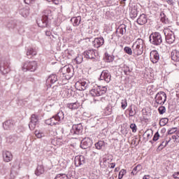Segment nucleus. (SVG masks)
I'll return each instance as SVG.
<instances>
[{
  "instance_id": "obj_17",
  "label": "nucleus",
  "mask_w": 179,
  "mask_h": 179,
  "mask_svg": "<svg viewBox=\"0 0 179 179\" xmlns=\"http://www.w3.org/2000/svg\"><path fill=\"white\" fill-rule=\"evenodd\" d=\"M92 44L95 48H99V47H101V45H103V44H104V38H96L92 42Z\"/></svg>"
},
{
  "instance_id": "obj_18",
  "label": "nucleus",
  "mask_w": 179,
  "mask_h": 179,
  "mask_svg": "<svg viewBox=\"0 0 179 179\" xmlns=\"http://www.w3.org/2000/svg\"><path fill=\"white\" fill-rule=\"evenodd\" d=\"M85 57L89 59H94V58H96V52L93 50L85 51Z\"/></svg>"
},
{
  "instance_id": "obj_27",
  "label": "nucleus",
  "mask_w": 179,
  "mask_h": 179,
  "mask_svg": "<svg viewBox=\"0 0 179 179\" xmlns=\"http://www.w3.org/2000/svg\"><path fill=\"white\" fill-rule=\"evenodd\" d=\"M68 107L71 110H76V109L79 108V103L77 102L69 103Z\"/></svg>"
},
{
  "instance_id": "obj_30",
  "label": "nucleus",
  "mask_w": 179,
  "mask_h": 179,
  "mask_svg": "<svg viewBox=\"0 0 179 179\" xmlns=\"http://www.w3.org/2000/svg\"><path fill=\"white\" fill-rule=\"evenodd\" d=\"M95 147L96 149H97L98 150H101V149L104 147V141H100L98 143H95Z\"/></svg>"
},
{
  "instance_id": "obj_29",
  "label": "nucleus",
  "mask_w": 179,
  "mask_h": 179,
  "mask_svg": "<svg viewBox=\"0 0 179 179\" xmlns=\"http://www.w3.org/2000/svg\"><path fill=\"white\" fill-rule=\"evenodd\" d=\"M35 135H36V138H38L39 139L41 138H43V136H45V134H44V132H43L40 130H36Z\"/></svg>"
},
{
  "instance_id": "obj_6",
  "label": "nucleus",
  "mask_w": 179,
  "mask_h": 179,
  "mask_svg": "<svg viewBox=\"0 0 179 179\" xmlns=\"http://www.w3.org/2000/svg\"><path fill=\"white\" fill-rule=\"evenodd\" d=\"M150 41L154 45H159L163 42L162 35L159 32L152 33L150 36Z\"/></svg>"
},
{
  "instance_id": "obj_48",
  "label": "nucleus",
  "mask_w": 179,
  "mask_h": 179,
  "mask_svg": "<svg viewBox=\"0 0 179 179\" xmlns=\"http://www.w3.org/2000/svg\"><path fill=\"white\" fill-rule=\"evenodd\" d=\"M25 3H27V5H29V3H33V2H34V0H24Z\"/></svg>"
},
{
  "instance_id": "obj_55",
  "label": "nucleus",
  "mask_w": 179,
  "mask_h": 179,
  "mask_svg": "<svg viewBox=\"0 0 179 179\" xmlns=\"http://www.w3.org/2000/svg\"><path fill=\"white\" fill-rule=\"evenodd\" d=\"M115 171H118V168H115Z\"/></svg>"
},
{
  "instance_id": "obj_36",
  "label": "nucleus",
  "mask_w": 179,
  "mask_h": 179,
  "mask_svg": "<svg viewBox=\"0 0 179 179\" xmlns=\"http://www.w3.org/2000/svg\"><path fill=\"white\" fill-rule=\"evenodd\" d=\"M125 174H127V171H126L125 169H122V170L119 172L118 178H119V179L123 178V177H124V176H125Z\"/></svg>"
},
{
  "instance_id": "obj_57",
  "label": "nucleus",
  "mask_w": 179,
  "mask_h": 179,
  "mask_svg": "<svg viewBox=\"0 0 179 179\" xmlns=\"http://www.w3.org/2000/svg\"><path fill=\"white\" fill-rule=\"evenodd\" d=\"M2 173H3V172H2V171H0V174H2Z\"/></svg>"
},
{
  "instance_id": "obj_16",
  "label": "nucleus",
  "mask_w": 179,
  "mask_h": 179,
  "mask_svg": "<svg viewBox=\"0 0 179 179\" xmlns=\"http://www.w3.org/2000/svg\"><path fill=\"white\" fill-rule=\"evenodd\" d=\"M80 146L82 149H87L92 146V140L90 138H85L81 141Z\"/></svg>"
},
{
  "instance_id": "obj_8",
  "label": "nucleus",
  "mask_w": 179,
  "mask_h": 179,
  "mask_svg": "<svg viewBox=\"0 0 179 179\" xmlns=\"http://www.w3.org/2000/svg\"><path fill=\"white\" fill-rule=\"evenodd\" d=\"M8 66L9 64L8 63V61L1 60L0 63V71L1 72V73H3V75H6V73H9V71H10V69H9Z\"/></svg>"
},
{
  "instance_id": "obj_49",
  "label": "nucleus",
  "mask_w": 179,
  "mask_h": 179,
  "mask_svg": "<svg viewBox=\"0 0 179 179\" xmlns=\"http://www.w3.org/2000/svg\"><path fill=\"white\" fill-rule=\"evenodd\" d=\"M136 169L138 171H141L142 170V166L138 164L136 166Z\"/></svg>"
},
{
  "instance_id": "obj_19",
  "label": "nucleus",
  "mask_w": 179,
  "mask_h": 179,
  "mask_svg": "<svg viewBox=\"0 0 179 179\" xmlns=\"http://www.w3.org/2000/svg\"><path fill=\"white\" fill-rule=\"evenodd\" d=\"M148 22V17H146V15L141 14L139 17L137 19V23L138 24H145Z\"/></svg>"
},
{
  "instance_id": "obj_33",
  "label": "nucleus",
  "mask_w": 179,
  "mask_h": 179,
  "mask_svg": "<svg viewBox=\"0 0 179 179\" xmlns=\"http://www.w3.org/2000/svg\"><path fill=\"white\" fill-rule=\"evenodd\" d=\"M55 179H68V176L64 173L57 174Z\"/></svg>"
},
{
  "instance_id": "obj_40",
  "label": "nucleus",
  "mask_w": 179,
  "mask_h": 179,
  "mask_svg": "<svg viewBox=\"0 0 179 179\" xmlns=\"http://www.w3.org/2000/svg\"><path fill=\"white\" fill-rule=\"evenodd\" d=\"M130 13L132 15V17H136V16H138V11L136 9H132Z\"/></svg>"
},
{
  "instance_id": "obj_21",
  "label": "nucleus",
  "mask_w": 179,
  "mask_h": 179,
  "mask_svg": "<svg viewBox=\"0 0 179 179\" xmlns=\"http://www.w3.org/2000/svg\"><path fill=\"white\" fill-rule=\"evenodd\" d=\"M13 127V123H12L11 120H7L4 123H3V128L6 130H9L10 128Z\"/></svg>"
},
{
  "instance_id": "obj_54",
  "label": "nucleus",
  "mask_w": 179,
  "mask_h": 179,
  "mask_svg": "<svg viewBox=\"0 0 179 179\" xmlns=\"http://www.w3.org/2000/svg\"><path fill=\"white\" fill-rule=\"evenodd\" d=\"M130 116H131V117H134V114H133V112H132V111H130Z\"/></svg>"
},
{
  "instance_id": "obj_13",
  "label": "nucleus",
  "mask_w": 179,
  "mask_h": 179,
  "mask_svg": "<svg viewBox=\"0 0 179 179\" xmlns=\"http://www.w3.org/2000/svg\"><path fill=\"white\" fill-rule=\"evenodd\" d=\"M37 122H38V116L36 115H32L31 116V121L29 124V127L31 130L34 129L36 128V125H37Z\"/></svg>"
},
{
  "instance_id": "obj_35",
  "label": "nucleus",
  "mask_w": 179,
  "mask_h": 179,
  "mask_svg": "<svg viewBox=\"0 0 179 179\" xmlns=\"http://www.w3.org/2000/svg\"><path fill=\"white\" fill-rule=\"evenodd\" d=\"M124 51L126 54H128V55H132V49L128 46L124 47Z\"/></svg>"
},
{
  "instance_id": "obj_1",
  "label": "nucleus",
  "mask_w": 179,
  "mask_h": 179,
  "mask_svg": "<svg viewBox=\"0 0 179 179\" xmlns=\"http://www.w3.org/2000/svg\"><path fill=\"white\" fill-rule=\"evenodd\" d=\"M132 48L135 55H142V54H143V40L138 38L133 44Z\"/></svg>"
},
{
  "instance_id": "obj_51",
  "label": "nucleus",
  "mask_w": 179,
  "mask_h": 179,
  "mask_svg": "<svg viewBox=\"0 0 179 179\" xmlns=\"http://www.w3.org/2000/svg\"><path fill=\"white\" fill-rule=\"evenodd\" d=\"M109 167H110V169H114V167H115V163L110 164V166H109Z\"/></svg>"
},
{
  "instance_id": "obj_56",
  "label": "nucleus",
  "mask_w": 179,
  "mask_h": 179,
  "mask_svg": "<svg viewBox=\"0 0 179 179\" xmlns=\"http://www.w3.org/2000/svg\"><path fill=\"white\" fill-rule=\"evenodd\" d=\"M94 156H96V152H93V154H92Z\"/></svg>"
},
{
  "instance_id": "obj_7",
  "label": "nucleus",
  "mask_w": 179,
  "mask_h": 179,
  "mask_svg": "<svg viewBox=\"0 0 179 179\" xmlns=\"http://www.w3.org/2000/svg\"><path fill=\"white\" fill-rule=\"evenodd\" d=\"M166 100H167V95L164 92H159L155 96V101L157 104L163 105L166 103Z\"/></svg>"
},
{
  "instance_id": "obj_42",
  "label": "nucleus",
  "mask_w": 179,
  "mask_h": 179,
  "mask_svg": "<svg viewBox=\"0 0 179 179\" xmlns=\"http://www.w3.org/2000/svg\"><path fill=\"white\" fill-rule=\"evenodd\" d=\"M114 59H113L112 56L106 55V62H113Z\"/></svg>"
},
{
  "instance_id": "obj_32",
  "label": "nucleus",
  "mask_w": 179,
  "mask_h": 179,
  "mask_svg": "<svg viewBox=\"0 0 179 179\" xmlns=\"http://www.w3.org/2000/svg\"><path fill=\"white\" fill-rule=\"evenodd\" d=\"M169 123V119L168 118H162L159 121V125L160 127H164V125H166Z\"/></svg>"
},
{
  "instance_id": "obj_43",
  "label": "nucleus",
  "mask_w": 179,
  "mask_h": 179,
  "mask_svg": "<svg viewBox=\"0 0 179 179\" xmlns=\"http://www.w3.org/2000/svg\"><path fill=\"white\" fill-rule=\"evenodd\" d=\"M176 132H177V128H172L169 130L168 134L169 135H173V134H175Z\"/></svg>"
},
{
  "instance_id": "obj_38",
  "label": "nucleus",
  "mask_w": 179,
  "mask_h": 179,
  "mask_svg": "<svg viewBox=\"0 0 179 179\" xmlns=\"http://www.w3.org/2000/svg\"><path fill=\"white\" fill-rule=\"evenodd\" d=\"M158 111H159V114H161V115L164 114V113H166V107H164V106H160V107L158 108Z\"/></svg>"
},
{
  "instance_id": "obj_20",
  "label": "nucleus",
  "mask_w": 179,
  "mask_h": 179,
  "mask_svg": "<svg viewBox=\"0 0 179 179\" xmlns=\"http://www.w3.org/2000/svg\"><path fill=\"white\" fill-rule=\"evenodd\" d=\"M171 59L175 62H179V52L177 50H173L171 54Z\"/></svg>"
},
{
  "instance_id": "obj_10",
  "label": "nucleus",
  "mask_w": 179,
  "mask_h": 179,
  "mask_svg": "<svg viewBox=\"0 0 179 179\" xmlns=\"http://www.w3.org/2000/svg\"><path fill=\"white\" fill-rule=\"evenodd\" d=\"M88 84L86 83V81L80 80L76 83L75 87L77 90H86V88L87 87Z\"/></svg>"
},
{
  "instance_id": "obj_39",
  "label": "nucleus",
  "mask_w": 179,
  "mask_h": 179,
  "mask_svg": "<svg viewBox=\"0 0 179 179\" xmlns=\"http://www.w3.org/2000/svg\"><path fill=\"white\" fill-rule=\"evenodd\" d=\"M130 128L131 129H132V132L135 133L136 132V131H138V127H136V124H130Z\"/></svg>"
},
{
  "instance_id": "obj_14",
  "label": "nucleus",
  "mask_w": 179,
  "mask_h": 179,
  "mask_svg": "<svg viewBox=\"0 0 179 179\" xmlns=\"http://www.w3.org/2000/svg\"><path fill=\"white\" fill-rule=\"evenodd\" d=\"M3 160L5 163H9L13 160V155L9 151L3 152Z\"/></svg>"
},
{
  "instance_id": "obj_52",
  "label": "nucleus",
  "mask_w": 179,
  "mask_h": 179,
  "mask_svg": "<svg viewBox=\"0 0 179 179\" xmlns=\"http://www.w3.org/2000/svg\"><path fill=\"white\" fill-rule=\"evenodd\" d=\"M45 34H46V36H51V32H50V31H47L45 32Z\"/></svg>"
},
{
  "instance_id": "obj_9",
  "label": "nucleus",
  "mask_w": 179,
  "mask_h": 179,
  "mask_svg": "<svg viewBox=\"0 0 179 179\" xmlns=\"http://www.w3.org/2000/svg\"><path fill=\"white\" fill-rule=\"evenodd\" d=\"M150 59L152 64H157L160 59V55L157 50H152L150 53Z\"/></svg>"
},
{
  "instance_id": "obj_2",
  "label": "nucleus",
  "mask_w": 179,
  "mask_h": 179,
  "mask_svg": "<svg viewBox=\"0 0 179 179\" xmlns=\"http://www.w3.org/2000/svg\"><path fill=\"white\" fill-rule=\"evenodd\" d=\"M61 120H64V112H59L55 116H53L50 119L45 120V124L48 125H57V124H59V121Z\"/></svg>"
},
{
  "instance_id": "obj_12",
  "label": "nucleus",
  "mask_w": 179,
  "mask_h": 179,
  "mask_svg": "<svg viewBox=\"0 0 179 179\" xmlns=\"http://www.w3.org/2000/svg\"><path fill=\"white\" fill-rule=\"evenodd\" d=\"M100 80H105V82L109 83V82L111 80V74L107 70L103 71L100 76Z\"/></svg>"
},
{
  "instance_id": "obj_26",
  "label": "nucleus",
  "mask_w": 179,
  "mask_h": 179,
  "mask_svg": "<svg viewBox=\"0 0 179 179\" xmlns=\"http://www.w3.org/2000/svg\"><path fill=\"white\" fill-rule=\"evenodd\" d=\"M57 80H58V78L55 74L50 75L48 79V81L50 82V83H55Z\"/></svg>"
},
{
  "instance_id": "obj_31",
  "label": "nucleus",
  "mask_w": 179,
  "mask_h": 179,
  "mask_svg": "<svg viewBox=\"0 0 179 179\" xmlns=\"http://www.w3.org/2000/svg\"><path fill=\"white\" fill-rule=\"evenodd\" d=\"M27 55H37V52H36V50L32 48H29L27 51Z\"/></svg>"
},
{
  "instance_id": "obj_47",
  "label": "nucleus",
  "mask_w": 179,
  "mask_h": 179,
  "mask_svg": "<svg viewBox=\"0 0 179 179\" xmlns=\"http://www.w3.org/2000/svg\"><path fill=\"white\" fill-rule=\"evenodd\" d=\"M137 173H138V169H136V166L134 168L133 171H131V174H133V176H136Z\"/></svg>"
},
{
  "instance_id": "obj_60",
  "label": "nucleus",
  "mask_w": 179,
  "mask_h": 179,
  "mask_svg": "<svg viewBox=\"0 0 179 179\" xmlns=\"http://www.w3.org/2000/svg\"><path fill=\"white\" fill-rule=\"evenodd\" d=\"M124 1H127V0H123Z\"/></svg>"
},
{
  "instance_id": "obj_44",
  "label": "nucleus",
  "mask_w": 179,
  "mask_h": 179,
  "mask_svg": "<svg viewBox=\"0 0 179 179\" xmlns=\"http://www.w3.org/2000/svg\"><path fill=\"white\" fill-rule=\"evenodd\" d=\"M161 22H162V23L166 22V15H164V13H161Z\"/></svg>"
},
{
  "instance_id": "obj_24",
  "label": "nucleus",
  "mask_w": 179,
  "mask_h": 179,
  "mask_svg": "<svg viewBox=\"0 0 179 179\" xmlns=\"http://www.w3.org/2000/svg\"><path fill=\"white\" fill-rule=\"evenodd\" d=\"M20 13L22 15L23 17H27L29 16V8H24L20 10Z\"/></svg>"
},
{
  "instance_id": "obj_37",
  "label": "nucleus",
  "mask_w": 179,
  "mask_h": 179,
  "mask_svg": "<svg viewBox=\"0 0 179 179\" xmlns=\"http://www.w3.org/2000/svg\"><path fill=\"white\" fill-rule=\"evenodd\" d=\"M121 104H122V108H123V110H125V108H127V106H128V102L127 101V99L122 100Z\"/></svg>"
},
{
  "instance_id": "obj_58",
  "label": "nucleus",
  "mask_w": 179,
  "mask_h": 179,
  "mask_svg": "<svg viewBox=\"0 0 179 179\" xmlns=\"http://www.w3.org/2000/svg\"><path fill=\"white\" fill-rule=\"evenodd\" d=\"M160 146H162V144H161V145H159V148H160Z\"/></svg>"
},
{
  "instance_id": "obj_41",
  "label": "nucleus",
  "mask_w": 179,
  "mask_h": 179,
  "mask_svg": "<svg viewBox=\"0 0 179 179\" xmlns=\"http://www.w3.org/2000/svg\"><path fill=\"white\" fill-rule=\"evenodd\" d=\"M160 138V134H159V132H156L153 137V141L156 142L157 141H159V138Z\"/></svg>"
},
{
  "instance_id": "obj_53",
  "label": "nucleus",
  "mask_w": 179,
  "mask_h": 179,
  "mask_svg": "<svg viewBox=\"0 0 179 179\" xmlns=\"http://www.w3.org/2000/svg\"><path fill=\"white\" fill-rule=\"evenodd\" d=\"M145 135H147V137H148V138H150V134H149L148 131L145 132Z\"/></svg>"
},
{
  "instance_id": "obj_15",
  "label": "nucleus",
  "mask_w": 179,
  "mask_h": 179,
  "mask_svg": "<svg viewBox=\"0 0 179 179\" xmlns=\"http://www.w3.org/2000/svg\"><path fill=\"white\" fill-rule=\"evenodd\" d=\"M86 159L83 155H78L75 157L74 162L76 167H79L82 166V164H85Z\"/></svg>"
},
{
  "instance_id": "obj_50",
  "label": "nucleus",
  "mask_w": 179,
  "mask_h": 179,
  "mask_svg": "<svg viewBox=\"0 0 179 179\" xmlns=\"http://www.w3.org/2000/svg\"><path fill=\"white\" fill-rule=\"evenodd\" d=\"M129 72H131V70H129V69H128V70L124 71V75H129Z\"/></svg>"
},
{
  "instance_id": "obj_5",
  "label": "nucleus",
  "mask_w": 179,
  "mask_h": 179,
  "mask_svg": "<svg viewBox=\"0 0 179 179\" xmlns=\"http://www.w3.org/2000/svg\"><path fill=\"white\" fill-rule=\"evenodd\" d=\"M106 92H107L106 87L98 86L90 90V94L94 97H96L99 96H103V94H106Z\"/></svg>"
},
{
  "instance_id": "obj_4",
  "label": "nucleus",
  "mask_w": 179,
  "mask_h": 179,
  "mask_svg": "<svg viewBox=\"0 0 179 179\" xmlns=\"http://www.w3.org/2000/svg\"><path fill=\"white\" fill-rule=\"evenodd\" d=\"M37 69V62H25L22 67V70L23 72H27V71H30V72H34Z\"/></svg>"
},
{
  "instance_id": "obj_11",
  "label": "nucleus",
  "mask_w": 179,
  "mask_h": 179,
  "mask_svg": "<svg viewBox=\"0 0 179 179\" xmlns=\"http://www.w3.org/2000/svg\"><path fill=\"white\" fill-rule=\"evenodd\" d=\"M83 129V127H82L81 124H73L71 130V133L73 134V135H79L80 134H82Z\"/></svg>"
},
{
  "instance_id": "obj_25",
  "label": "nucleus",
  "mask_w": 179,
  "mask_h": 179,
  "mask_svg": "<svg viewBox=\"0 0 179 179\" xmlns=\"http://www.w3.org/2000/svg\"><path fill=\"white\" fill-rule=\"evenodd\" d=\"M117 31H119L122 36H124V34L127 33V26H125V24L120 25Z\"/></svg>"
},
{
  "instance_id": "obj_46",
  "label": "nucleus",
  "mask_w": 179,
  "mask_h": 179,
  "mask_svg": "<svg viewBox=\"0 0 179 179\" xmlns=\"http://www.w3.org/2000/svg\"><path fill=\"white\" fill-rule=\"evenodd\" d=\"M173 177L175 179H179V172H176L173 174Z\"/></svg>"
},
{
  "instance_id": "obj_28",
  "label": "nucleus",
  "mask_w": 179,
  "mask_h": 179,
  "mask_svg": "<svg viewBox=\"0 0 179 179\" xmlns=\"http://www.w3.org/2000/svg\"><path fill=\"white\" fill-rule=\"evenodd\" d=\"M15 170H19L20 169V164L17 162H15L11 168V171H10L11 176H12V174H13V173H15V174H16L17 172L15 171Z\"/></svg>"
},
{
  "instance_id": "obj_45",
  "label": "nucleus",
  "mask_w": 179,
  "mask_h": 179,
  "mask_svg": "<svg viewBox=\"0 0 179 179\" xmlns=\"http://www.w3.org/2000/svg\"><path fill=\"white\" fill-rule=\"evenodd\" d=\"M63 71L64 72L66 71V73H71V68H69L66 66L63 68Z\"/></svg>"
},
{
  "instance_id": "obj_34",
  "label": "nucleus",
  "mask_w": 179,
  "mask_h": 179,
  "mask_svg": "<svg viewBox=\"0 0 179 179\" xmlns=\"http://www.w3.org/2000/svg\"><path fill=\"white\" fill-rule=\"evenodd\" d=\"M38 25L39 26V27H47V21H43V20H41L38 21Z\"/></svg>"
},
{
  "instance_id": "obj_22",
  "label": "nucleus",
  "mask_w": 179,
  "mask_h": 179,
  "mask_svg": "<svg viewBox=\"0 0 179 179\" xmlns=\"http://www.w3.org/2000/svg\"><path fill=\"white\" fill-rule=\"evenodd\" d=\"M36 176H41L44 174V166L43 165H38L35 171Z\"/></svg>"
},
{
  "instance_id": "obj_59",
  "label": "nucleus",
  "mask_w": 179,
  "mask_h": 179,
  "mask_svg": "<svg viewBox=\"0 0 179 179\" xmlns=\"http://www.w3.org/2000/svg\"><path fill=\"white\" fill-rule=\"evenodd\" d=\"M76 59L78 60V57H76Z\"/></svg>"
},
{
  "instance_id": "obj_3",
  "label": "nucleus",
  "mask_w": 179,
  "mask_h": 179,
  "mask_svg": "<svg viewBox=\"0 0 179 179\" xmlns=\"http://www.w3.org/2000/svg\"><path fill=\"white\" fill-rule=\"evenodd\" d=\"M164 33L165 35V38L168 44H173L176 41V36H174V32L170 28H165L164 29Z\"/></svg>"
},
{
  "instance_id": "obj_23",
  "label": "nucleus",
  "mask_w": 179,
  "mask_h": 179,
  "mask_svg": "<svg viewBox=\"0 0 179 179\" xmlns=\"http://www.w3.org/2000/svg\"><path fill=\"white\" fill-rule=\"evenodd\" d=\"M71 21L73 22V26H79L82 22V17L80 16L73 17L71 18Z\"/></svg>"
},
{
  "instance_id": "obj_61",
  "label": "nucleus",
  "mask_w": 179,
  "mask_h": 179,
  "mask_svg": "<svg viewBox=\"0 0 179 179\" xmlns=\"http://www.w3.org/2000/svg\"><path fill=\"white\" fill-rule=\"evenodd\" d=\"M0 139H1V137H0Z\"/></svg>"
}]
</instances>
